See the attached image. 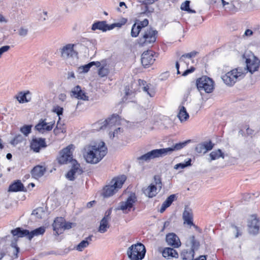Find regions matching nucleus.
Masks as SVG:
<instances>
[{
    "instance_id": "27",
    "label": "nucleus",
    "mask_w": 260,
    "mask_h": 260,
    "mask_svg": "<svg viewBox=\"0 0 260 260\" xmlns=\"http://www.w3.org/2000/svg\"><path fill=\"white\" fill-rule=\"evenodd\" d=\"M183 219L184 223L191 226H195L193 223V214L191 210L189 208H185L183 213Z\"/></svg>"
},
{
    "instance_id": "15",
    "label": "nucleus",
    "mask_w": 260,
    "mask_h": 260,
    "mask_svg": "<svg viewBox=\"0 0 260 260\" xmlns=\"http://www.w3.org/2000/svg\"><path fill=\"white\" fill-rule=\"evenodd\" d=\"M54 123V121L47 123L46 122V119H41L38 123L35 126V129L40 133L43 134L45 131H51Z\"/></svg>"
},
{
    "instance_id": "48",
    "label": "nucleus",
    "mask_w": 260,
    "mask_h": 260,
    "mask_svg": "<svg viewBox=\"0 0 260 260\" xmlns=\"http://www.w3.org/2000/svg\"><path fill=\"white\" fill-rule=\"evenodd\" d=\"M158 0H143L142 2V3L145 5V12H147L148 11V7L147 5L152 4L155 2H156Z\"/></svg>"
},
{
    "instance_id": "9",
    "label": "nucleus",
    "mask_w": 260,
    "mask_h": 260,
    "mask_svg": "<svg viewBox=\"0 0 260 260\" xmlns=\"http://www.w3.org/2000/svg\"><path fill=\"white\" fill-rule=\"evenodd\" d=\"M120 124V117L118 115H113L111 117L103 121L100 120L94 124V126L98 131L104 129L106 127L111 128L113 126Z\"/></svg>"
},
{
    "instance_id": "25",
    "label": "nucleus",
    "mask_w": 260,
    "mask_h": 260,
    "mask_svg": "<svg viewBox=\"0 0 260 260\" xmlns=\"http://www.w3.org/2000/svg\"><path fill=\"white\" fill-rule=\"evenodd\" d=\"M92 30L96 29L106 32L107 30H110V25L108 24L106 21H98L93 23L91 27Z\"/></svg>"
},
{
    "instance_id": "11",
    "label": "nucleus",
    "mask_w": 260,
    "mask_h": 260,
    "mask_svg": "<svg viewBox=\"0 0 260 260\" xmlns=\"http://www.w3.org/2000/svg\"><path fill=\"white\" fill-rule=\"evenodd\" d=\"M75 44H68L60 49L61 57L66 60L73 59L76 60L78 59V53L74 49Z\"/></svg>"
},
{
    "instance_id": "49",
    "label": "nucleus",
    "mask_w": 260,
    "mask_h": 260,
    "mask_svg": "<svg viewBox=\"0 0 260 260\" xmlns=\"http://www.w3.org/2000/svg\"><path fill=\"white\" fill-rule=\"evenodd\" d=\"M122 129L120 127H118L117 128H116V129H115V131L112 133H109V135H110V137L111 138H114L118 133H122Z\"/></svg>"
},
{
    "instance_id": "28",
    "label": "nucleus",
    "mask_w": 260,
    "mask_h": 260,
    "mask_svg": "<svg viewBox=\"0 0 260 260\" xmlns=\"http://www.w3.org/2000/svg\"><path fill=\"white\" fill-rule=\"evenodd\" d=\"M8 191L12 192L26 191V189H24L23 184L20 180H17L10 185Z\"/></svg>"
},
{
    "instance_id": "40",
    "label": "nucleus",
    "mask_w": 260,
    "mask_h": 260,
    "mask_svg": "<svg viewBox=\"0 0 260 260\" xmlns=\"http://www.w3.org/2000/svg\"><path fill=\"white\" fill-rule=\"evenodd\" d=\"M190 1H186L185 2L182 4L181 5L180 9L183 11H187L189 13H195L196 11L194 10H192L189 8Z\"/></svg>"
},
{
    "instance_id": "2",
    "label": "nucleus",
    "mask_w": 260,
    "mask_h": 260,
    "mask_svg": "<svg viewBox=\"0 0 260 260\" xmlns=\"http://www.w3.org/2000/svg\"><path fill=\"white\" fill-rule=\"evenodd\" d=\"M107 150L104 142H101L98 146L89 145L85 148L84 157L87 162L96 164L106 155Z\"/></svg>"
},
{
    "instance_id": "8",
    "label": "nucleus",
    "mask_w": 260,
    "mask_h": 260,
    "mask_svg": "<svg viewBox=\"0 0 260 260\" xmlns=\"http://www.w3.org/2000/svg\"><path fill=\"white\" fill-rule=\"evenodd\" d=\"M157 31L152 28H147L142 34V37L139 39L138 43L140 46H144L155 42Z\"/></svg>"
},
{
    "instance_id": "3",
    "label": "nucleus",
    "mask_w": 260,
    "mask_h": 260,
    "mask_svg": "<svg viewBox=\"0 0 260 260\" xmlns=\"http://www.w3.org/2000/svg\"><path fill=\"white\" fill-rule=\"evenodd\" d=\"M126 180L124 175L112 179L109 185H106L103 189L102 194L105 198L113 196L118 189L120 188Z\"/></svg>"
},
{
    "instance_id": "1",
    "label": "nucleus",
    "mask_w": 260,
    "mask_h": 260,
    "mask_svg": "<svg viewBox=\"0 0 260 260\" xmlns=\"http://www.w3.org/2000/svg\"><path fill=\"white\" fill-rule=\"evenodd\" d=\"M190 142V140H187L183 142L173 144V145L170 147L153 149L137 157V160L140 164H142L144 162L149 161L152 159L163 157L168 154L171 153L173 151L181 149L186 146Z\"/></svg>"
},
{
    "instance_id": "7",
    "label": "nucleus",
    "mask_w": 260,
    "mask_h": 260,
    "mask_svg": "<svg viewBox=\"0 0 260 260\" xmlns=\"http://www.w3.org/2000/svg\"><path fill=\"white\" fill-rule=\"evenodd\" d=\"M11 233L14 237H17V238H14V240L12 241L11 246L15 248L14 255L15 256V258H17L18 253L19 252V248L17 245V238L27 236L28 239L30 235L29 231L27 230L23 229L21 228H17L11 230Z\"/></svg>"
},
{
    "instance_id": "16",
    "label": "nucleus",
    "mask_w": 260,
    "mask_h": 260,
    "mask_svg": "<svg viewBox=\"0 0 260 260\" xmlns=\"http://www.w3.org/2000/svg\"><path fill=\"white\" fill-rule=\"evenodd\" d=\"M112 212V208L109 209L105 212L104 217L101 220L98 231L101 233H105L110 228L109 221L111 219L110 215Z\"/></svg>"
},
{
    "instance_id": "23",
    "label": "nucleus",
    "mask_w": 260,
    "mask_h": 260,
    "mask_svg": "<svg viewBox=\"0 0 260 260\" xmlns=\"http://www.w3.org/2000/svg\"><path fill=\"white\" fill-rule=\"evenodd\" d=\"M64 221V219L62 217H57L54 220L52 226L56 235H59L63 232Z\"/></svg>"
},
{
    "instance_id": "53",
    "label": "nucleus",
    "mask_w": 260,
    "mask_h": 260,
    "mask_svg": "<svg viewBox=\"0 0 260 260\" xmlns=\"http://www.w3.org/2000/svg\"><path fill=\"white\" fill-rule=\"evenodd\" d=\"M126 21H125L123 23H113V24H111L110 25V30H112L113 29V28H114L115 27H121V26L124 24L125 23Z\"/></svg>"
},
{
    "instance_id": "26",
    "label": "nucleus",
    "mask_w": 260,
    "mask_h": 260,
    "mask_svg": "<svg viewBox=\"0 0 260 260\" xmlns=\"http://www.w3.org/2000/svg\"><path fill=\"white\" fill-rule=\"evenodd\" d=\"M46 171V169L44 166L37 165L31 170V174L35 179H38L42 177Z\"/></svg>"
},
{
    "instance_id": "24",
    "label": "nucleus",
    "mask_w": 260,
    "mask_h": 260,
    "mask_svg": "<svg viewBox=\"0 0 260 260\" xmlns=\"http://www.w3.org/2000/svg\"><path fill=\"white\" fill-rule=\"evenodd\" d=\"M213 147L211 141L209 142H204L202 143H200L197 145L195 148V150L199 153H205L208 151L211 150Z\"/></svg>"
},
{
    "instance_id": "6",
    "label": "nucleus",
    "mask_w": 260,
    "mask_h": 260,
    "mask_svg": "<svg viewBox=\"0 0 260 260\" xmlns=\"http://www.w3.org/2000/svg\"><path fill=\"white\" fill-rule=\"evenodd\" d=\"M213 80L206 76H204L197 79L196 80V86L198 90L202 93L204 91L206 93H211L214 88Z\"/></svg>"
},
{
    "instance_id": "58",
    "label": "nucleus",
    "mask_w": 260,
    "mask_h": 260,
    "mask_svg": "<svg viewBox=\"0 0 260 260\" xmlns=\"http://www.w3.org/2000/svg\"><path fill=\"white\" fill-rule=\"evenodd\" d=\"M168 207H169L163 203L160 209V212L163 213Z\"/></svg>"
},
{
    "instance_id": "19",
    "label": "nucleus",
    "mask_w": 260,
    "mask_h": 260,
    "mask_svg": "<svg viewBox=\"0 0 260 260\" xmlns=\"http://www.w3.org/2000/svg\"><path fill=\"white\" fill-rule=\"evenodd\" d=\"M47 146L45 138H35L30 143V148L35 152H39L41 149Z\"/></svg>"
},
{
    "instance_id": "20",
    "label": "nucleus",
    "mask_w": 260,
    "mask_h": 260,
    "mask_svg": "<svg viewBox=\"0 0 260 260\" xmlns=\"http://www.w3.org/2000/svg\"><path fill=\"white\" fill-rule=\"evenodd\" d=\"M246 68L243 69L245 70V74L247 72L253 74L255 71H257L260 67V61L258 60H251L250 59L248 58L246 60Z\"/></svg>"
},
{
    "instance_id": "35",
    "label": "nucleus",
    "mask_w": 260,
    "mask_h": 260,
    "mask_svg": "<svg viewBox=\"0 0 260 260\" xmlns=\"http://www.w3.org/2000/svg\"><path fill=\"white\" fill-rule=\"evenodd\" d=\"M210 156L211 157L210 161H211V160L217 159L220 157L223 158L224 154L220 149H218L211 152L210 154Z\"/></svg>"
},
{
    "instance_id": "50",
    "label": "nucleus",
    "mask_w": 260,
    "mask_h": 260,
    "mask_svg": "<svg viewBox=\"0 0 260 260\" xmlns=\"http://www.w3.org/2000/svg\"><path fill=\"white\" fill-rule=\"evenodd\" d=\"M149 22L148 19H145L144 20L142 21H139L137 22V24L138 25H139L140 27L142 29L143 27H145L148 25Z\"/></svg>"
},
{
    "instance_id": "21",
    "label": "nucleus",
    "mask_w": 260,
    "mask_h": 260,
    "mask_svg": "<svg viewBox=\"0 0 260 260\" xmlns=\"http://www.w3.org/2000/svg\"><path fill=\"white\" fill-rule=\"evenodd\" d=\"M166 242L170 246L174 248H178L181 245L179 237L174 233H169L166 235Z\"/></svg>"
},
{
    "instance_id": "61",
    "label": "nucleus",
    "mask_w": 260,
    "mask_h": 260,
    "mask_svg": "<svg viewBox=\"0 0 260 260\" xmlns=\"http://www.w3.org/2000/svg\"><path fill=\"white\" fill-rule=\"evenodd\" d=\"M91 62L93 63V66H95L96 67H100L101 63L99 61H91Z\"/></svg>"
},
{
    "instance_id": "54",
    "label": "nucleus",
    "mask_w": 260,
    "mask_h": 260,
    "mask_svg": "<svg viewBox=\"0 0 260 260\" xmlns=\"http://www.w3.org/2000/svg\"><path fill=\"white\" fill-rule=\"evenodd\" d=\"M73 223L72 222H66L64 221L63 231L64 230H69L72 228Z\"/></svg>"
},
{
    "instance_id": "30",
    "label": "nucleus",
    "mask_w": 260,
    "mask_h": 260,
    "mask_svg": "<svg viewBox=\"0 0 260 260\" xmlns=\"http://www.w3.org/2000/svg\"><path fill=\"white\" fill-rule=\"evenodd\" d=\"M92 235H90L86 237L85 240H82L76 246V250L79 251H82L86 247L89 245V243L92 241Z\"/></svg>"
},
{
    "instance_id": "18",
    "label": "nucleus",
    "mask_w": 260,
    "mask_h": 260,
    "mask_svg": "<svg viewBox=\"0 0 260 260\" xmlns=\"http://www.w3.org/2000/svg\"><path fill=\"white\" fill-rule=\"evenodd\" d=\"M82 172V170L80 169V164L76 160H74L71 169L66 174V177L69 180L73 181L75 179L77 175H80Z\"/></svg>"
},
{
    "instance_id": "60",
    "label": "nucleus",
    "mask_w": 260,
    "mask_h": 260,
    "mask_svg": "<svg viewBox=\"0 0 260 260\" xmlns=\"http://www.w3.org/2000/svg\"><path fill=\"white\" fill-rule=\"evenodd\" d=\"M75 78L74 73L73 72H68V78L69 79V78Z\"/></svg>"
},
{
    "instance_id": "32",
    "label": "nucleus",
    "mask_w": 260,
    "mask_h": 260,
    "mask_svg": "<svg viewBox=\"0 0 260 260\" xmlns=\"http://www.w3.org/2000/svg\"><path fill=\"white\" fill-rule=\"evenodd\" d=\"M28 94H30V92L29 91H26L24 92L21 91L15 96V98L20 103H27L30 101V99H27L26 96Z\"/></svg>"
},
{
    "instance_id": "13",
    "label": "nucleus",
    "mask_w": 260,
    "mask_h": 260,
    "mask_svg": "<svg viewBox=\"0 0 260 260\" xmlns=\"http://www.w3.org/2000/svg\"><path fill=\"white\" fill-rule=\"evenodd\" d=\"M136 201V197L134 196H130L125 201L120 202L116 210H122L125 214L128 213L133 207Z\"/></svg>"
},
{
    "instance_id": "29",
    "label": "nucleus",
    "mask_w": 260,
    "mask_h": 260,
    "mask_svg": "<svg viewBox=\"0 0 260 260\" xmlns=\"http://www.w3.org/2000/svg\"><path fill=\"white\" fill-rule=\"evenodd\" d=\"M162 254L164 257L168 259L170 257H177L178 256L177 251L170 247L165 248L162 251Z\"/></svg>"
},
{
    "instance_id": "17",
    "label": "nucleus",
    "mask_w": 260,
    "mask_h": 260,
    "mask_svg": "<svg viewBox=\"0 0 260 260\" xmlns=\"http://www.w3.org/2000/svg\"><path fill=\"white\" fill-rule=\"evenodd\" d=\"M155 53L151 50L144 52L141 55V63L145 68H148L155 61Z\"/></svg>"
},
{
    "instance_id": "47",
    "label": "nucleus",
    "mask_w": 260,
    "mask_h": 260,
    "mask_svg": "<svg viewBox=\"0 0 260 260\" xmlns=\"http://www.w3.org/2000/svg\"><path fill=\"white\" fill-rule=\"evenodd\" d=\"M63 109L62 107H60L58 106H56L53 107L52 111L54 113H56L57 115L60 118V116L62 115Z\"/></svg>"
},
{
    "instance_id": "4",
    "label": "nucleus",
    "mask_w": 260,
    "mask_h": 260,
    "mask_svg": "<svg viewBox=\"0 0 260 260\" xmlns=\"http://www.w3.org/2000/svg\"><path fill=\"white\" fill-rule=\"evenodd\" d=\"M245 70L238 68L228 72L222 76V79L228 85H233L238 80L242 79L245 75Z\"/></svg>"
},
{
    "instance_id": "22",
    "label": "nucleus",
    "mask_w": 260,
    "mask_h": 260,
    "mask_svg": "<svg viewBox=\"0 0 260 260\" xmlns=\"http://www.w3.org/2000/svg\"><path fill=\"white\" fill-rule=\"evenodd\" d=\"M71 96L84 101L88 100V97L85 95V92L81 90V87L79 85L74 87L72 89Z\"/></svg>"
},
{
    "instance_id": "64",
    "label": "nucleus",
    "mask_w": 260,
    "mask_h": 260,
    "mask_svg": "<svg viewBox=\"0 0 260 260\" xmlns=\"http://www.w3.org/2000/svg\"><path fill=\"white\" fill-rule=\"evenodd\" d=\"M184 58L185 57L184 56H183V55L179 58V62H185L186 63V62L184 60Z\"/></svg>"
},
{
    "instance_id": "46",
    "label": "nucleus",
    "mask_w": 260,
    "mask_h": 260,
    "mask_svg": "<svg viewBox=\"0 0 260 260\" xmlns=\"http://www.w3.org/2000/svg\"><path fill=\"white\" fill-rule=\"evenodd\" d=\"M28 32V29L24 27H21L18 30V34L21 37H25L27 35Z\"/></svg>"
},
{
    "instance_id": "33",
    "label": "nucleus",
    "mask_w": 260,
    "mask_h": 260,
    "mask_svg": "<svg viewBox=\"0 0 260 260\" xmlns=\"http://www.w3.org/2000/svg\"><path fill=\"white\" fill-rule=\"evenodd\" d=\"M45 232V228L43 226L37 228L31 232H29L30 235L28 239L31 240V239L35 236H38L44 234Z\"/></svg>"
},
{
    "instance_id": "43",
    "label": "nucleus",
    "mask_w": 260,
    "mask_h": 260,
    "mask_svg": "<svg viewBox=\"0 0 260 260\" xmlns=\"http://www.w3.org/2000/svg\"><path fill=\"white\" fill-rule=\"evenodd\" d=\"M191 159L190 158L188 159V160L184 163H179L176 165L174 166V169H184L185 167L190 166L191 165Z\"/></svg>"
},
{
    "instance_id": "41",
    "label": "nucleus",
    "mask_w": 260,
    "mask_h": 260,
    "mask_svg": "<svg viewBox=\"0 0 260 260\" xmlns=\"http://www.w3.org/2000/svg\"><path fill=\"white\" fill-rule=\"evenodd\" d=\"M93 66V63L90 62L89 63L81 66L78 69V71L79 73H85L88 72L91 67Z\"/></svg>"
},
{
    "instance_id": "51",
    "label": "nucleus",
    "mask_w": 260,
    "mask_h": 260,
    "mask_svg": "<svg viewBox=\"0 0 260 260\" xmlns=\"http://www.w3.org/2000/svg\"><path fill=\"white\" fill-rule=\"evenodd\" d=\"M197 53L198 52L197 51H194L188 53L183 54V56H184L185 58H191L193 57H194L197 54Z\"/></svg>"
},
{
    "instance_id": "5",
    "label": "nucleus",
    "mask_w": 260,
    "mask_h": 260,
    "mask_svg": "<svg viewBox=\"0 0 260 260\" xmlns=\"http://www.w3.org/2000/svg\"><path fill=\"white\" fill-rule=\"evenodd\" d=\"M146 253L144 245L138 243L130 246L127 251V254L131 260H142Z\"/></svg>"
},
{
    "instance_id": "62",
    "label": "nucleus",
    "mask_w": 260,
    "mask_h": 260,
    "mask_svg": "<svg viewBox=\"0 0 260 260\" xmlns=\"http://www.w3.org/2000/svg\"><path fill=\"white\" fill-rule=\"evenodd\" d=\"M6 22L7 20L3 15H0V22Z\"/></svg>"
},
{
    "instance_id": "39",
    "label": "nucleus",
    "mask_w": 260,
    "mask_h": 260,
    "mask_svg": "<svg viewBox=\"0 0 260 260\" xmlns=\"http://www.w3.org/2000/svg\"><path fill=\"white\" fill-rule=\"evenodd\" d=\"M141 30V27H140L139 25H138L137 22H136L132 26L131 32V36L135 38L138 37Z\"/></svg>"
},
{
    "instance_id": "31",
    "label": "nucleus",
    "mask_w": 260,
    "mask_h": 260,
    "mask_svg": "<svg viewBox=\"0 0 260 260\" xmlns=\"http://www.w3.org/2000/svg\"><path fill=\"white\" fill-rule=\"evenodd\" d=\"M177 116L181 122L186 121L188 119L189 114L184 106L179 107V112Z\"/></svg>"
},
{
    "instance_id": "59",
    "label": "nucleus",
    "mask_w": 260,
    "mask_h": 260,
    "mask_svg": "<svg viewBox=\"0 0 260 260\" xmlns=\"http://www.w3.org/2000/svg\"><path fill=\"white\" fill-rule=\"evenodd\" d=\"M252 33H253V32L251 30L248 29L246 30V31L245 32V35L247 36H251L252 35Z\"/></svg>"
},
{
    "instance_id": "45",
    "label": "nucleus",
    "mask_w": 260,
    "mask_h": 260,
    "mask_svg": "<svg viewBox=\"0 0 260 260\" xmlns=\"http://www.w3.org/2000/svg\"><path fill=\"white\" fill-rule=\"evenodd\" d=\"M176 198V197L175 194H171L167 198V199L164 202V203L168 207H169L172 204L173 202L175 200Z\"/></svg>"
},
{
    "instance_id": "42",
    "label": "nucleus",
    "mask_w": 260,
    "mask_h": 260,
    "mask_svg": "<svg viewBox=\"0 0 260 260\" xmlns=\"http://www.w3.org/2000/svg\"><path fill=\"white\" fill-rule=\"evenodd\" d=\"M109 73V70L108 68L104 66L100 67L98 71V74L101 77H104L107 76Z\"/></svg>"
},
{
    "instance_id": "10",
    "label": "nucleus",
    "mask_w": 260,
    "mask_h": 260,
    "mask_svg": "<svg viewBox=\"0 0 260 260\" xmlns=\"http://www.w3.org/2000/svg\"><path fill=\"white\" fill-rule=\"evenodd\" d=\"M162 187V183L160 177L158 176H154V181L147 188L143 189L144 193L149 198H153L157 193V189L159 191Z\"/></svg>"
},
{
    "instance_id": "56",
    "label": "nucleus",
    "mask_w": 260,
    "mask_h": 260,
    "mask_svg": "<svg viewBox=\"0 0 260 260\" xmlns=\"http://www.w3.org/2000/svg\"><path fill=\"white\" fill-rule=\"evenodd\" d=\"M232 227L234 228L235 229L236 231V235H235V237L236 238H237L239 236L241 235L242 234L240 232V230L239 229V228L237 226L232 225Z\"/></svg>"
},
{
    "instance_id": "14",
    "label": "nucleus",
    "mask_w": 260,
    "mask_h": 260,
    "mask_svg": "<svg viewBox=\"0 0 260 260\" xmlns=\"http://www.w3.org/2000/svg\"><path fill=\"white\" fill-rule=\"evenodd\" d=\"M249 232L251 234L256 235L258 233L260 228V221L255 215L251 216L248 222Z\"/></svg>"
},
{
    "instance_id": "52",
    "label": "nucleus",
    "mask_w": 260,
    "mask_h": 260,
    "mask_svg": "<svg viewBox=\"0 0 260 260\" xmlns=\"http://www.w3.org/2000/svg\"><path fill=\"white\" fill-rule=\"evenodd\" d=\"M195 70V68L193 67H191L190 69L186 70L182 74L183 76H186L188 74L193 72Z\"/></svg>"
},
{
    "instance_id": "55",
    "label": "nucleus",
    "mask_w": 260,
    "mask_h": 260,
    "mask_svg": "<svg viewBox=\"0 0 260 260\" xmlns=\"http://www.w3.org/2000/svg\"><path fill=\"white\" fill-rule=\"evenodd\" d=\"M143 91L147 92L148 94L150 95V96L152 97L154 95V93L153 92H150L149 91V88L148 85L146 86H144L142 87Z\"/></svg>"
},
{
    "instance_id": "63",
    "label": "nucleus",
    "mask_w": 260,
    "mask_h": 260,
    "mask_svg": "<svg viewBox=\"0 0 260 260\" xmlns=\"http://www.w3.org/2000/svg\"><path fill=\"white\" fill-rule=\"evenodd\" d=\"M95 203V201H91V202H88L87 204V207L88 208H90L92 207V205L93 204Z\"/></svg>"
},
{
    "instance_id": "12",
    "label": "nucleus",
    "mask_w": 260,
    "mask_h": 260,
    "mask_svg": "<svg viewBox=\"0 0 260 260\" xmlns=\"http://www.w3.org/2000/svg\"><path fill=\"white\" fill-rule=\"evenodd\" d=\"M73 148V145H69L60 152V156L57 158L60 164H68V162L73 163L75 159H73V152L71 150Z\"/></svg>"
},
{
    "instance_id": "36",
    "label": "nucleus",
    "mask_w": 260,
    "mask_h": 260,
    "mask_svg": "<svg viewBox=\"0 0 260 260\" xmlns=\"http://www.w3.org/2000/svg\"><path fill=\"white\" fill-rule=\"evenodd\" d=\"M32 215H35L39 219H42L45 216V212L43 207H39L33 210Z\"/></svg>"
},
{
    "instance_id": "38",
    "label": "nucleus",
    "mask_w": 260,
    "mask_h": 260,
    "mask_svg": "<svg viewBox=\"0 0 260 260\" xmlns=\"http://www.w3.org/2000/svg\"><path fill=\"white\" fill-rule=\"evenodd\" d=\"M60 119V118H59V120L57 122L56 126L53 130V132L56 135H58L60 133L66 132V128L64 127V124L60 123L59 122Z\"/></svg>"
},
{
    "instance_id": "44",
    "label": "nucleus",
    "mask_w": 260,
    "mask_h": 260,
    "mask_svg": "<svg viewBox=\"0 0 260 260\" xmlns=\"http://www.w3.org/2000/svg\"><path fill=\"white\" fill-rule=\"evenodd\" d=\"M31 125H25L21 127L20 131L25 136H27L31 132Z\"/></svg>"
},
{
    "instance_id": "34",
    "label": "nucleus",
    "mask_w": 260,
    "mask_h": 260,
    "mask_svg": "<svg viewBox=\"0 0 260 260\" xmlns=\"http://www.w3.org/2000/svg\"><path fill=\"white\" fill-rule=\"evenodd\" d=\"M194 252L192 250H184L181 254V257L183 260H192Z\"/></svg>"
},
{
    "instance_id": "57",
    "label": "nucleus",
    "mask_w": 260,
    "mask_h": 260,
    "mask_svg": "<svg viewBox=\"0 0 260 260\" xmlns=\"http://www.w3.org/2000/svg\"><path fill=\"white\" fill-rule=\"evenodd\" d=\"M22 140V137L21 135H18L17 136H16L15 138L14 139L13 141L15 142V141L16 143L18 142L21 141Z\"/></svg>"
},
{
    "instance_id": "37",
    "label": "nucleus",
    "mask_w": 260,
    "mask_h": 260,
    "mask_svg": "<svg viewBox=\"0 0 260 260\" xmlns=\"http://www.w3.org/2000/svg\"><path fill=\"white\" fill-rule=\"evenodd\" d=\"M189 240L191 246L190 250H192V252H194L195 250H197L198 249L200 246V243L195 239V237L193 235L189 237Z\"/></svg>"
}]
</instances>
